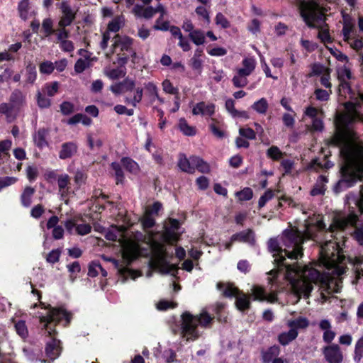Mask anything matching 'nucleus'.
<instances>
[{
    "mask_svg": "<svg viewBox=\"0 0 363 363\" xmlns=\"http://www.w3.org/2000/svg\"><path fill=\"white\" fill-rule=\"evenodd\" d=\"M325 228V224L318 220L314 226H308L304 233L296 228L286 229L281 236L282 250L278 240L271 238L268 242V248L273 253L277 269H272L270 274L273 278L282 275L288 280L294 293L297 296L308 297L313 289V284L322 279V273L319 270L309 267H301L298 264H289L285 262L286 257L290 259H298L303 255L302 244L306 239H314L315 235L313 230H321ZM329 240L320 242L319 267L324 268L323 274L326 277L340 276L345 272L347 262L353 264H360L363 259L354 257L346 258L339 242Z\"/></svg>",
    "mask_w": 363,
    "mask_h": 363,
    "instance_id": "obj_1",
    "label": "nucleus"
},
{
    "mask_svg": "<svg viewBox=\"0 0 363 363\" xmlns=\"http://www.w3.org/2000/svg\"><path fill=\"white\" fill-rule=\"evenodd\" d=\"M345 113H337L335 117L337 134L334 143L340 146V155L344 164L341 167L342 179L339 184L352 186L363 177V146L359 145L353 138L350 124L357 118V106L352 102L345 104Z\"/></svg>",
    "mask_w": 363,
    "mask_h": 363,
    "instance_id": "obj_2",
    "label": "nucleus"
},
{
    "mask_svg": "<svg viewBox=\"0 0 363 363\" xmlns=\"http://www.w3.org/2000/svg\"><path fill=\"white\" fill-rule=\"evenodd\" d=\"M142 226L146 235H143L146 238L151 236V243H149L147 239L144 241L137 242L138 248L141 252L140 256H147L152 254L151 264L156 269L160 270L163 274H169L174 275L177 271L173 265H170L166 262V250L164 243L173 244L179 240V223L176 219L170 218L168 222L164 224V230L162 234L154 233L149 229L152 228L155 224L154 216L150 215L149 212L144 213L143 217L140 219Z\"/></svg>",
    "mask_w": 363,
    "mask_h": 363,
    "instance_id": "obj_3",
    "label": "nucleus"
},
{
    "mask_svg": "<svg viewBox=\"0 0 363 363\" xmlns=\"http://www.w3.org/2000/svg\"><path fill=\"white\" fill-rule=\"evenodd\" d=\"M104 233L105 238L111 241L118 240L121 247V253L123 259L128 264H130L133 260L140 256L141 252L138 248L137 242L144 241L147 239V242L151 243V236L146 238L141 232L137 231L133 233L130 237L124 234L123 227L111 225L108 228L99 227L96 229Z\"/></svg>",
    "mask_w": 363,
    "mask_h": 363,
    "instance_id": "obj_4",
    "label": "nucleus"
},
{
    "mask_svg": "<svg viewBox=\"0 0 363 363\" xmlns=\"http://www.w3.org/2000/svg\"><path fill=\"white\" fill-rule=\"evenodd\" d=\"M329 9L330 7L319 0H308L300 4V13L304 22L310 28L319 29L318 38L325 44L332 41L325 23V12Z\"/></svg>",
    "mask_w": 363,
    "mask_h": 363,
    "instance_id": "obj_5",
    "label": "nucleus"
},
{
    "mask_svg": "<svg viewBox=\"0 0 363 363\" xmlns=\"http://www.w3.org/2000/svg\"><path fill=\"white\" fill-rule=\"evenodd\" d=\"M213 317L204 309L199 315L189 312L182 315V334L186 340H195L201 335L200 328H207L212 323Z\"/></svg>",
    "mask_w": 363,
    "mask_h": 363,
    "instance_id": "obj_6",
    "label": "nucleus"
},
{
    "mask_svg": "<svg viewBox=\"0 0 363 363\" xmlns=\"http://www.w3.org/2000/svg\"><path fill=\"white\" fill-rule=\"evenodd\" d=\"M45 314L40 315V320L44 324L45 333L52 337L55 333L54 326L56 323L65 320L68 324L71 320V315L63 308L45 307Z\"/></svg>",
    "mask_w": 363,
    "mask_h": 363,
    "instance_id": "obj_7",
    "label": "nucleus"
},
{
    "mask_svg": "<svg viewBox=\"0 0 363 363\" xmlns=\"http://www.w3.org/2000/svg\"><path fill=\"white\" fill-rule=\"evenodd\" d=\"M343 39L350 46L359 51L363 48V36L356 33L355 22L349 16H343V27L342 29Z\"/></svg>",
    "mask_w": 363,
    "mask_h": 363,
    "instance_id": "obj_8",
    "label": "nucleus"
},
{
    "mask_svg": "<svg viewBox=\"0 0 363 363\" xmlns=\"http://www.w3.org/2000/svg\"><path fill=\"white\" fill-rule=\"evenodd\" d=\"M217 287L225 296L236 298L235 306L239 311H242L250 308V297L247 294L240 292L233 284L219 283L217 284Z\"/></svg>",
    "mask_w": 363,
    "mask_h": 363,
    "instance_id": "obj_9",
    "label": "nucleus"
},
{
    "mask_svg": "<svg viewBox=\"0 0 363 363\" xmlns=\"http://www.w3.org/2000/svg\"><path fill=\"white\" fill-rule=\"evenodd\" d=\"M337 79L339 80V93L340 95L347 96L351 94L350 81L352 79V74L349 65H344L337 68Z\"/></svg>",
    "mask_w": 363,
    "mask_h": 363,
    "instance_id": "obj_10",
    "label": "nucleus"
},
{
    "mask_svg": "<svg viewBox=\"0 0 363 363\" xmlns=\"http://www.w3.org/2000/svg\"><path fill=\"white\" fill-rule=\"evenodd\" d=\"M61 12V17L58 22L60 28H66L70 26L75 20L78 8H73L67 1H62L58 4Z\"/></svg>",
    "mask_w": 363,
    "mask_h": 363,
    "instance_id": "obj_11",
    "label": "nucleus"
},
{
    "mask_svg": "<svg viewBox=\"0 0 363 363\" xmlns=\"http://www.w3.org/2000/svg\"><path fill=\"white\" fill-rule=\"evenodd\" d=\"M357 221V216L354 213L348 215L340 214L336 216L331 225H330V233H333L335 231H342L348 225H354Z\"/></svg>",
    "mask_w": 363,
    "mask_h": 363,
    "instance_id": "obj_12",
    "label": "nucleus"
},
{
    "mask_svg": "<svg viewBox=\"0 0 363 363\" xmlns=\"http://www.w3.org/2000/svg\"><path fill=\"white\" fill-rule=\"evenodd\" d=\"M322 352L328 363H342L344 361V353L337 344H331L324 347Z\"/></svg>",
    "mask_w": 363,
    "mask_h": 363,
    "instance_id": "obj_13",
    "label": "nucleus"
},
{
    "mask_svg": "<svg viewBox=\"0 0 363 363\" xmlns=\"http://www.w3.org/2000/svg\"><path fill=\"white\" fill-rule=\"evenodd\" d=\"M124 25V18L123 16H118L112 19L108 24L107 30L104 33L103 38L100 43V47L102 50H105L108 47V43L111 38L110 32L116 33Z\"/></svg>",
    "mask_w": 363,
    "mask_h": 363,
    "instance_id": "obj_14",
    "label": "nucleus"
},
{
    "mask_svg": "<svg viewBox=\"0 0 363 363\" xmlns=\"http://www.w3.org/2000/svg\"><path fill=\"white\" fill-rule=\"evenodd\" d=\"M102 258L106 262H111L114 265L115 268L118 269V273L123 276L125 278H131L133 279H135L137 277L141 275L140 273H139L138 271L128 268V266L130 264H128L124 259L123 262L125 264H123L118 260L113 259L111 257L103 256Z\"/></svg>",
    "mask_w": 363,
    "mask_h": 363,
    "instance_id": "obj_15",
    "label": "nucleus"
},
{
    "mask_svg": "<svg viewBox=\"0 0 363 363\" xmlns=\"http://www.w3.org/2000/svg\"><path fill=\"white\" fill-rule=\"evenodd\" d=\"M251 295L254 301L274 303L277 301V293L271 289L269 294L260 286L255 285L251 289Z\"/></svg>",
    "mask_w": 363,
    "mask_h": 363,
    "instance_id": "obj_16",
    "label": "nucleus"
},
{
    "mask_svg": "<svg viewBox=\"0 0 363 363\" xmlns=\"http://www.w3.org/2000/svg\"><path fill=\"white\" fill-rule=\"evenodd\" d=\"M236 241L245 242L250 245H255V239L254 232L248 229L234 234L231 237L230 241L225 244V249L230 250L233 242Z\"/></svg>",
    "mask_w": 363,
    "mask_h": 363,
    "instance_id": "obj_17",
    "label": "nucleus"
},
{
    "mask_svg": "<svg viewBox=\"0 0 363 363\" xmlns=\"http://www.w3.org/2000/svg\"><path fill=\"white\" fill-rule=\"evenodd\" d=\"M133 40L126 36L116 35L113 38V44L110 53H107L106 56L110 57L113 53L117 52V50L121 51L130 52L132 50Z\"/></svg>",
    "mask_w": 363,
    "mask_h": 363,
    "instance_id": "obj_18",
    "label": "nucleus"
},
{
    "mask_svg": "<svg viewBox=\"0 0 363 363\" xmlns=\"http://www.w3.org/2000/svg\"><path fill=\"white\" fill-rule=\"evenodd\" d=\"M9 102L19 113L26 105V96L21 90L16 89L9 96Z\"/></svg>",
    "mask_w": 363,
    "mask_h": 363,
    "instance_id": "obj_19",
    "label": "nucleus"
},
{
    "mask_svg": "<svg viewBox=\"0 0 363 363\" xmlns=\"http://www.w3.org/2000/svg\"><path fill=\"white\" fill-rule=\"evenodd\" d=\"M215 113V105L212 103L201 101L197 103L192 109V113L195 116H212Z\"/></svg>",
    "mask_w": 363,
    "mask_h": 363,
    "instance_id": "obj_20",
    "label": "nucleus"
},
{
    "mask_svg": "<svg viewBox=\"0 0 363 363\" xmlns=\"http://www.w3.org/2000/svg\"><path fill=\"white\" fill-rule=\"evenodd\" d=\"M61 352L60 342L54 337L51 338L46 344L45 353L46 356L50 360L57 359Z\"/></svg>",
    "mask_w": 363,
    "mask_h": 363,
    "instance_id": "obj_21",
    "label": "nucleus"
},
{
    "mask_svg": "<svg viewBox=\"0 0 363 363\" xmlns=\"http://www.w3.org/2000/svg\"><path fill=\"white\" fill-rule=\"evenodd\" d=\"M57 182L58 186L59 194L62 199H65L69 191L70 179L68 174H62L57 176Z\"/></svg>",
    "mask_w": 363,
    "mask_h": 363,
    "instance_id": "obj_22",
    "label": "nucleus"
},
{
    "mask_svg": "<svg viewBox=\"0 0 363 363\" xmlns=\"http://www.w3.org/2000/svg\"><path fill=\"white\" fill-rule=\"evenodd\" d=\"M77 151V145L75 143L67 142L62 145L59 152V157L61 160H66L72 157Z\"/></svg>",
    "mask_w": 363,
    "mask_h": 363,
    "instance_id": "obj_23",
    "label": "nucleus"
},
{
    "mask_svg": "<svg viewBox=\"0 0 363 363\" xmlns=\"http://www.w3.org/2000/svg\"><path fill=\"white\" fill-rule=\"evenodd\" d=\"M178 167L182 172L193 174L194 172V164L192 162V156L187 158L186 155L180 153L179 155Z\"/></svg>",
    "mask_w": 363,
    "mask_h": 363,
    "instance_id": "obj_24",
    "label": "nucleus"
},
{
    "mask_svg": "<svg viewBox=\"0 0 363 363\" xmlns=\"http://www.w3.org/2000/svg\"><path fill=\"white\" fill-rule=\"evenodd\" d=\"M286 325L291 330L294 329L298 331V330L306 328L309 325V321L306 318L299 316L298 318L288 319Z\"/></svg>",
    "mask_w": 363,
    "mask_h": 363,
    "instance_id": "obj_25",
    "label": "nucleus"
},
{
    "mask_svg": "<svg viewBox=\"0 0 363 363\" xmlns=\"http://www.w3.org/2000/svg\"><path fill=\"white\" fill-rule=\"evenodd\" d=\"M257 62L253 57H246L242 62V67L238 72L247 77L250 76L255 69Z\"/></svg>",
    "mask_w": 363,
    "mask_h": 363,
    "instance_id": "obj_26",
    "label": "nucleus"
},
{
    "mask_svg": "<svg viewBox=\"0 0 363 363\" xmlns=\"http://www.w3.org/2000/svg\"><path fill=\"white\" fill-rule=\"evenodd\" d=\"M37 79L36 67L33 63H29L26 67V74L23 81V87L34 84Z\"/></svg>",
    "mask_w": 363,
    "mask_h": 363,
    "instance_id": "obj_27",
    "label": "nucleus"
},
{
    "mask_svg": "<svg viewBox=\"0 0 363 363\" xmlns=\"http://www.w3.org/2000/svg\"><path fill=\"white\" fill-rule=\"evenodd\" d=\"M123 167L130 174L136 175L140 172L138 164L130 157H123L121 160Z\"/></svg>",
    "mask_w": 363,
    "mask_h": 363,
    "instance_id": "obj_28",
    "label": "nucleus"
},
{
    "mask_svg": "<svg viewBox=\"0 0 363 363\" xmlns=\"http://www.w3.org/2000/svg\"><path fill=\"white\" fill-rule=\"evenodd\" d=\"M298 336V331L296 330H289L287 332H283L278 337L279 342L282 345H287Z\"/></svg>",
    "mask_w": 363,
    "mask_h": 363,
    "instance_id": "obj_29",
    "label": "nucleus"
},
{
    "mask_svg": "<svg viewBox=\"0 0 363 363\" xmlns=\"http://www.w3.org/2000/svg\"><path fill=\"white\" fill-rule=\"evenodd\" d=\"M328 182V179L325 176H320L316 184L311 191V196L323 195L325 193V184Z\"/></svg>",
    "mask_w": 363,
    "mask_h": 363,
    "instance_id": "obj_30",
    "label": "nucleus"
},
{
    "mask_svg": "<svg viewBox=\"0 0 363 363\" xmlns=\"http://www.w3.org/2000/svg\"><path fill=\"white\" fill-rule=\"evenodd\" d=\"M105 74L111 79L122 78L126 74V68L125 67L113 69L107 68L105 69Z\"/></svg>",
    "mask_w": 363,
    "mask_h": 363,
    "instance_id": "obj_31",
    "label": "nucleus"
},
{
    "mask_svg": "<svg viewBox=\"0 0 363 363\" xmlns=\"http://www.w3.org/2000/svg\"><path fill=\"white\" fill-rule=\"evenodd\" d=\"M0 113L5 115L7 119H13L18 114L10 102L0 104Z\"/></svg>",
    "mask_w": 363,
    "mask_h": 363,
    "instance_id": "obj_32",
    "label": "nucleus"
},
{
    "mask_svg": "<svg viewBox=\"0 0 363 363\" xmlns=\"http://www.w3.org/2000/svg\"><path fill=\"white\" fill-rule=\"evenodd\" d=\"M189 38L198 46L203 45L206 42L205 33L201 29H195L192 33L189 34Z\"/></svg>",
    "mask_w": 363,
    "mask_h": 363,
    "instance_id": "obj_33",
    "label": "nucleus"
},
{
    "mask_svg": "<svg viewBox=\"0 0 363 363\" xmlns=\"http://www.w3.org/2000/svg\"><path fill=\"white\" fill-rule=\"evenodd\" d=\"M47 130L45 129H40L33 135V140L38 147L43 148L48 145L46 141Z\"/></svg>",
    "mask_w": 363,
    "mask_h": 363,
    "instance_id": "obj_34",
    "label": "nucleus"
},
{
    "mask_svg": "<svg viewBox=\"0 0 363 363\" xmlns=\"http://www.w3.org/2000/svg\"><path fill=\"white\" fill-rule=\"evenodd\" d=\"M35 193V189L33 187L27 186L23 190L21 196V203L25 207H29L32 203V197Z\"/></svg>",
    "mask_w": 363,
    "mask_h": 363,
    "instance_id": "obj_35",
    "label": "nucleus"
},
{
    "mask_svg": "<svg viewBox=\"0 0 363 363\" xmlns=\"http://www.w3.org/2000/svg\"><path fill=\"white\" fill-rule=\"evenodd\" d=\"M192 162L194 164V170L196 169L201 173H208L210 172L209 164L199 157L192 156Z\"/></svg>",
    "mask_w": 363,
    "mask_h": 363,
    "instance_id": "obj_36",
    "label": "nucleus"
},
{
    "mask_svg": "<svg viewBox=\"0 0 363 363\" xmlns=\"http://www.w3.org/2000/svg\"><path fill=\"white\" fill-rule=\"evenodd\" d=\"M178 127L185 135L193 136L196 133V128L194 126L189 125L187 121L183 118L179 119Z\"/></svg>",
    "mask_w": 363,
    "mask_h": 363,
    "instance_id": "obj_37",
    "label": "nucleus"
},
{
    "mask_svg": "<svg viewBox=\"0 0 363 363\" xmlns=\"http://www.w3.org/2000/svg\"><path fill=\"white\" fill-rule=\"evenodd\" d=\"M92 61L93 59L89 58V57L79 58L74 65V71L77 74L83 72L86 69L91 67Z\"/></svg>",
    "mask_w": 363,
    "mask_h": 363,
    "instance_id": "obj_38",
    "label": "nucleus"
},
{
    "mask_svg": "<svg viewBox=\"0 0 363 363\" xmlns=\"http://www.w3.org/2000/svg\"><path fill=\"white\" fill-rule=\"evenodd\" d=\"M269 107V104L265 98H261L252 105V108L259 114H265Z\"/></svg>",
    "mask_w": 363,
    "mask_h": 363,
    "instance_id": "obj_39",
    "label": "nucleus"
},
{
    "mask_svg": "<svg viewBox=\"0 0 363 363\" xmlns=\"http://www.w3.org/2000/svg\"><path fill=\"white\" fill-rule=\"evenodd\" d=\"M14 328L16 333L22 338L26 339L28 336V330L24 320H17L14 322Z\"/></svg>",
    "mask_w": 363,
    "mask_h": 363,
    "instance_id": "obj_40",
    "label": "nucleus"
},
{
    "mask_svg": "<svg viewBox=\"0 0 363 363\" xmlns=\"http://www.w3.org/2000/svg\"><path fill=\"white\" fill-rule=\"evenodd\" d=\"M143 89L141 87H138L135 90L134 95L133 98H125V103L132 105L133 107H136L138 104H139L143 99Z\"/></svg>",
    "mask_w": 363,
    "mask_h": 363,
    "instance_id": "obj_41",
    "label": "nucleus"
},
{
    "mask_svg": "<svg viewBox=\"0 0 363 363\" xmlns=\"http://www.w3.org/2000/svg\"><path fill=\"white\" fill-rule=\"evenodd\" d=\"M232 82L233 85L237 88L244 87L248 83L247 77L238 71L236 74L233 77Z\"/></svg>",
    "mask_w": 363,
    "mask_h": 363,
    "instance_id": "obj_42",
    "label": "nucleus"
},
{
    "mask_svg": "<svg viewBox=\"0 0 363 363\" xmlns=\"http://www.w3.org/2000/svg\"><path fill=\"white\" fill-rule=\"evenodd\" d=\"M67 269L70 273V280L73 282L77 278V274L80 272L81 267L79 262H74L67 265Z\"/></svg>",
    "mask_w": 363,
    "mask_h": 363,
    "instance_id": "obj_43",
    "label": "nucleus"
},
{
    "mask_svg": "<svg viewBox=\"0 0 363 363\" xmlns=\"http://www.w3.org/2000/svg\"><path fill=\"white\" fill-rule=\"evenodd\" d=\"M284 155V153L277 146H272L267 151V156L272 160H279Z\"/></svg>",
    "mask_w": 363,
    "mask_h": 363,
    "instance_id": "obj_44",
    "label": "nucleus"
},
{
    "mask_svg": "<svg viewBox=\"0 0 363 363\" xmlns=\"http://www.w3.org/2000/svg\"><path fill=\"white\" fill-rule=\"evenodd\" d=\"M225 108L227 111L234 117L235 116H243L245 112H240L235 108V102L233 99H229L225 101Z\"/></svg>",
    "mask_w": 363,
    "mask_h": 363,
    "instance_id": "obj_45",
    "label": "nucleus"
},
{
    "mask_svg": "<svg viewBox=\"0 0 363 363\" xmlns=\"http://www.w3.org/2000/svg\"><path fill=\"white\" fill-rule=\"evenodd\" d=\"M111 167L115 172L116 183L117 184L123 183V180H124V174L121 167L120 164L118 162H112Z\"/></svg>",
    "mask_w": 363,
    "mask_h": 363,
    "instance_id": "obj_46",
    "label": "nucleus"
},
{
    "mask_svg": "<svg viewBox=\"0 0 363 363\" xmlns=\"http://www.w3.org/2000/svg\"><path fill=\"white\" fill-rule=\"evenodd\" d=\"M29 8L28 0H22L18 4V12L22 19L26 20L28 18V11Z\"/></svg>",
    "mask_w": 363,
    "mask_h": 363,
    "instance_id": "obj_47",
    "label": "nucleus"
},
{
    "mask_svg": "<svg viewBox=\"0 0 363 363\" xmlns=\"http://www.w3.org/2000/svg\"><path fill=\"white\" fill-rule=\"evenodd\" d=\"M215 23L217 26H220L222 28H228L230 23L227 18L222 13H218L215 18Z\"/></svg>",
    "mask_w": 363,
    "mask_h": 363,
    "instance_id": "obj_48",
    "label": "nucleus"
},
{
    "mask_svg": "<svg viewBox=\"0 0 363 363\" xmlns=\"http://www.w3.org/2000/svg\"><path fill=\"white\" fill-rule=\"evenodd\" d=\"M39 69L42 74H50L54 71L55 65L50 61H45L40 65Z\"/></svg>",
    "mask_w": 363,
    "mask_h": 363,
    "instance_id": "obj_49",
    "label": "nucleus"
},
{
    "mask_svg": "<svg viewBox=\"0 0 363 363\" xmlns=\"http://www.w3.org/2000/svg\"><path fill=\"white\" fill-rule=\"evenodd\" d=\"M144 87L150 97L154 98L155 96H157L158 88L154 82H149L147 83H145Z\"/></svg>",
    "mask_w": 363,
    "mask_h": 363,
    "instance_id": "obj_50",
    "label": "nucleus"
},
{
    "mask_svg": "<svg viewBox=\"0 0 363 363\" xmlns=\"http://www.w3.org/2000/svg\"><path fill=\"white\" fill-rule=\"evenodd\" d=\"M235 195L240 201H248L252 198L253 193L251 189L245 188L242 191L236 192Z\"/></svg>",
    "mask_w": 363,
    "mask_h": 363,
    "instance_id": "obj_51",
    "label": "nucleus"
},
{
    "mask_svg": "<svg viewBox=\"0 0 363 363\" xmlns=\"http://www.w3.org/2000/svg\"><path fill=\"white\" fill-rule=\"evenodd\" d=\"M59 89V84L57 82H53L50 84H46L44 87L45 92L49 96H53L57 91Z\"/></svg>",
    "mask_w": 363,
    "mask_h": 363,
    "instance_id": "obj_52",
    "label": "nucleus"
},
{
    "mask_svg": "<svg viewBox=\"0 0 363 363\" xmlns=\"http://www.w3.org/2000/svg\"><path fill=\"white\" fill-rule=\"evenodd\" d=\"M18 179L14 177H0V191L5 187L14 184Z\"/></svg>",
    "mask_w": 363,
    "mask_h": 363,
    "instance_id": "obj_53",
    "label": "nucleus"
},
{
    "mask_svg": "<svg viewBox=\"0 0 363 363\" xmlns=\"http://www.w3.org/2000/svg\"><path fill=\"white\" fill-rule=\"evenodd\" d=\"M239 133L242 137L249 140H254L256 138L255 131L250 128H240Z\"/></svg>",
    "mask_w": 363,
    "mask_h": 363,
    "instance_id": "obj_54",
    "label": "nucleus"
},
{
    "mask_svg": "<svg viewBox=\"0 0 363 363\" xmlns=\"http://www.w3.org/2000/svg\"><path fill=\"white\" fill-rule=\"evenodd\" d=\"M11 352V349L10 347L9 342L4 338L0 342V357H4L7 354H10Z\"/></svg>",
    "mask_w": 363,
    "mask_h": 363,
    "instance_id": "obj_55",
    "label": "nucleus"
},
{
    "mask_svg": "<svg viewBox=\"0 0 363 363\" xmlns=\"http://www.w3.org/2000/svg\"><path fill=\"white\" fill-rule=\"evenodd\" d=\"M42 26L46 36H50L55 32L52 29V21L50 18L44 19L42 23Z\"/></svg>",
    "mask_w": 363,
    "mask_h": 363,
    "instance_id": "obj_56",
    "label": "nucleus"
},
{
    "mask_svg": "<svg viewBox=\"0 0 363 363\" xmlns=\"http://www.w3.org/2000/svg\"><path fill=\"white\" fill-rule=\"evenodd\" d=\"M352 235L359 245H363V224L355 227Z\"/></svg>",
    "mask_w": 363,
    "mask_h": 363,
    "instance_id": "obj_57",
    "label": "nucleus"
},
{
    "mask_svg": "<svg viewBox=\"0 0 363 363\" xmlns=\"http://www.w3.org/2000/svg\"><path fill=\"white\" fill-rule=\"evenodd\" d=\"M91 227L89 224L83 223L77 225L75 232L79 235H85L91 232Z\"/></svg>",
    "mask_w": 363,
    "mask_h": 363,
    "instance_id": "obj_58",
    "label": "nucleus"
},
{
    "mask_svg": "<svg viewBox=\"0 0 363 363\" xmlns=\"http://www.w3.org/2000/svg\"><path fill=\"white\" fill-rule=\"evenodd\" d=\"M278 349L277 347H271L268 351L262 354V359L265 363L272 361L273 357L277 355Z\"/></svg>",
    "mask_w": 363,
    "mask_h": 363,
    "instance_id": "obj_59",
    "label": "nucleus"
},
{
    "mask_svg": "<svg viewBox=\"0 0 363 363\" xmlns=\"http://www.w3.org/2000/svg\"><path fill=\"white\" fill-rule=\"evenodd\" d=\"M101 266L99 263L93 262L89 266L88 275L91 277H96L99 274Z\"/></svg>",
    "mask_w": 363,
    "mask_h": 363,
    "instance_id": "obj_60",
    "label": "nucleus"
},
{
    "mask_svg": "<svg viewBox=\"0 0 363 363\" xmlns=\"http://www.w3.org/2000/svg\"><path fill=\"white\" fill-rule=\"evenodd\" d=\"M274 196V193L271 190L267 191L259 199L258 205L259 208H262L267 201L271 200Z\"/></svg>",
    "mask_w": 363,
    "mask_h": 363,
    "instance_id": "obj_61",
    "label": "nucleus"
},
{
    "mask_svg": "<svg viewBox=\"0 0 363 363\" xmlns=\"http://www.w3.org/2000/svg\"><path fill=\"white\" fill-rule=\"evenodd\" d=\"M37 103L40 108H48L50 106V100L43 96L40 92L37 94Z\"/></svg>",
    "mask_w": 363,
    "mask_h": 363,
    "instance_id": "obj_62",
    "label": "nucleus"
},
{
    "mask_svg": "<svg viewBox=\"0 0 363 363\" xmlns=\"http://www.w3.org/2000/svg\"><path fill=\"white\" fill-rule=\"evenodd\" d=\"M176 306V304L169 301L162 300L157 303V308L160 311H165L169 308H173Z\"/></svg>",
    "mask_w": 363,
    "mask_h": 363,
    "instance_id": "obj_63",
    "label": "nucleus"
},
{
    "mask_svg": "<svg viewBox=\"0 0 363 363\" xmlns=\"http://www.w3.org/2000/svg\"><path fill=\"white\" fill-rule=\"evenodd\" d=\"M162 85L163 91L167 94H174L177 92V89L173 86L169 79L164 80Z\"/></svg>",
    "mask_w": 363,
    "mask_h": 363,
    "instance_id": "obj_64",
    "label": "nucleus"
}]
</instances>
